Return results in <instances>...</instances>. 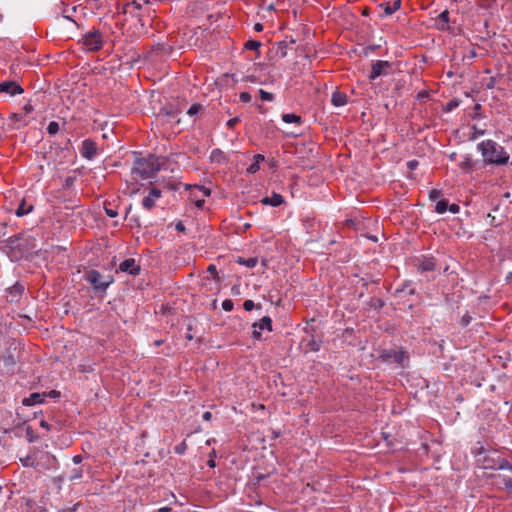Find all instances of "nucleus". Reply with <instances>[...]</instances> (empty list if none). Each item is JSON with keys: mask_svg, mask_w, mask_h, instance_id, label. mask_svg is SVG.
<instances>
[{"mask_svg": "<svg viewBox=\"0 0 512 512\" xmlns=\"http://www.w3.org/2000/svg\"><path fill=\"white\" fill-rule=\"evenodd\" d=\"M477 147L484 160L490 164L504 165L509 161L510 155L504 147L493 140H484Z\"/></svg>", "mask_w": 512, "mask_h": 512, "instance_id": "f257e3e1", "label": "nucleus"}, {"mask_svg": "<svg viewBox=\"0 0 512 512\" xmlns=\"http://www.w3.org/2000/svg\"><path fill=\"white\" fill-rule=\"evenodd\" d=\"M161 166L160 158L149 155L145 158H136L131 171L145 180L154 177L161 170Z\"/></svg>", "mask_w": 512, "mask_h": 512, "instance_id": "f03ea898", "label": "nucleus"}, {"mask_svg": "<svg viewBox=\"0 0 512 512\" xmlns=\"http://www.w3.org/2000/svg\"><path fill=\"white\" fill-rule=\"evenodd\" d=\"M485 469L504 470L507 473H496L492 475L494 484L498 488H504L509 492L512 491V465L506 459H500L497 465L485 464Z\"/></svg>", "mask_w": 512, "mask_h": 512, "instance_id": "7ed1b4c3", "label": "nucleus"}, {"mask_svg": "<svg viewBox=\"0 0 512 512\" xmlns=\"http://www.w3.org/2000/svg\"><path fill=\"white\" fill-rule=\"evenodd\" d=\"M84 279L93 289L100 293L101 296L106 294L108 287L114 282L110 275H102L98 270L92 269L84 274Z\"/></svg>", "mask_w": 512, "mask_h": 512, "instance_id": "20e7f679", "label": "nucleus"}, {"mask_svg": "<svg viewBox=\"0 0 512 512\" xmlns=\"http://www.w3.org/2000/svg\"><path fill=\"white\" fill-rule=\"evenodd\" d=\"M79 44L87 52L99 51L104 45L103 34L97 29L88 31L79 40Z\"/></svg>", "mask_w": 512, "mask_h": 512, "instance_id": "39448f33", "label": "nucleus"}, {"mask_svg": "<svg viewBox=\"0 0 512 512\" xmlns=\"http://www.w3.org/2000/svg\"><path fill=\"white\" fill-rule=\"evenodd\" d=\"M380 358L389 364L396 363L402 365L406 359H408L407 352L402 349H384L381 354Z\"/></svg>", "mask_w": 512, "mask_h": 512, "instance_id": "423d86ee", "label": "nucleus"}, {"mask_svg": "<svg viewBox=\"0 0 512 512\" xmlns=\"http://www.w3.org/2000/svg\"><path fill=\"white\" fill-rule=\"evenodd\" d=\"M392 64L389 61L377 60L372 64L371 72L368 76L369 81H374L380 76L389 74Z\"/></svg>", "mask_w": 512, "mask_h": 512, "instance_id": "0eeeda50", "label": "nucleus"}, {"mask_svg": "<svg viewBox=\"0 0 512 512\" xmlns=\"http://www.w3.org/2000/svg\"><path fill=\"white\" fill-rule=\"evenodd\" d=\"M80 154L86 160H93L98 155L96 142L90 138L83 140L80 147Z\"/></svg>", "mask_w": 512, "mask_h": 512, "instance_id": "6e6552de", "label": "nucleus"}, {"mask_svg": "<svg viewBox=\"0 0 512 512\" xmlns=\"http://www.w3.org/2000/svg\"><path fill=\"white\" fill-rule=\"evenodd\" d=\"M252 328V338L254 340H259L264 330L272 331V320L269 316H264L258 322H255L252 325Z\"/></svg>", "mask_w": 512, "mask_h": 512, "instance_id": "1a4fd4ad", "label": "nucleus"}, {"mask_svg": "<svg viewBox=\"0 0 512 512\" xmlns=\"http://www.w3.org/2000/svg\"><path fill=\"white\" fill-rule=\"evenodd\" d=\"M25 286L21 282H16L6 290V300L9 303H17L24 294Z\"/></svg>", "mask_w": 512, "mask_h": 512, "instance_id": "9d476101", "label": "nucleus"}, {"mask_svg": "<svg viewBox=\"0 0 512 512\" xmlns=\"http://www.w3.org/2000/svg\"><path fill=\"white\" fill-rule=\"evenodd\" d=\"M145 5H149L148 0H132L125 5L124 13L131 14L132 16L137 17L138 20H141V14L139 12Z\"/></svg>", "mask_w": 512, "mask_h": 512, "instance_id": "9b49d317", "label": "nucleus"}, {"mask_svg": "<svg viewBox=\"0 0 512 512\" xmlns=\"http://www.w3.org/2000/svg\"><path fill=\"white\" fill-rule=\"evenodd\" d=\"M162 196V192L158 188H152L147 196H145L142 200V206L146 210H152L157 200H159Z\"/></svg>", "mask_w": 512, "mask_h": 512, "instance_id": "f8f14e48", "label": "nucleus"}, {"mask_svg": "<svg viewBox=\"0 0 512 512\" xmlns=\"http://www.w3.org/2000/svg\"><path fill=\"white\" fill-rule=\"evenodd\" d=\"M119 270L136 276L140 273V266L136 263L134 258H127L120 263Z\"/></svg>", "mask_w": 512, "mask_h": 512, "instance_id": "ddd939ff", "label": "nucleus"}, {"mask_svg": "<svg viewBox=\"0 0 512 512\" xmlns=\"http://www.w3.org/2000/svg\"><path fill=\"white\" fill-rule=\"evenodd\" d=\"M23 88L15 81H5L0 83V93H7L11 96H15L23 93Z\"/></svg>", "mask_w": 512, "mask_h": 512, "instance_id": "4468645a", "label": "nucleus"}, {"mask_svg": "<svg viewBox=\"0 0 512 512\" xmlns=\"http://www.w3.org/2000/svg\"><path fill=\"white\" fill-rule=\"evenodd\" d=\"M45 398H46V393L34 392V393H31L28 397H25L22 400V404L24 406L31 407L36 404L44 403Z\"/></svg>", "mask_w": 512, "mask_h": 512, "instance_id": "2eb2a0df", "label": "nucleus"}, {"mask_svg": "<svg viewBox=\"0 0 512 512\" xmlns=\"http://www.w3.org/2000/svg\"><path fill=\"white\" fill-rule=\"evenodd\" d=\"M22 241V237L20 235H14V236H10L6 241H5V247L9 250V251H23V245L21 243Z\"/></svg>", "mask_w": 512, "mask_h": 512, "instance_id": "dca6fc26", "label": "nucleus"}, {"mask_svg": "<svg viewBox=\"0 0 512 512\" xmlns=\"http://www.w3.org/2000/svg\"><path fill=\"white\" fill-rule=\"evenodd\" d=\"M263 205H269L272 207H278L284 202V198L282 195L278 193H273L271 196L264 197L261 200Z\"/></svg>", "mask_w": 512, "mask_h": 512, "instance_id": "f3484780", "label": "nucleus"}, {"mask_svg": "<svg viewBox=\"0 0 512 512\" xmlns=\"http://www.w3.org/2000/svg\"><path fill=\"white\" fill-rule=\"evenodd\" d=\"M348 102L347 95L345 93L335 91L331 96V103L335 107L345 106Z\"/></svg>", "mask_w": 512, "mask_h": 512, "instance_id": "a211bd4d", "label": "nucleus"}, {"mask_svg": "<svg viewBox=\"0 0 512 512\" xmlns=\"http://www.w3.org/2000/svg\"><path fill=\"white\" fill-rule=\"evenodd\" d=\"M379 7H381L384 10L385 16H390L393 13H395L397 10L401 7V0L394 1L393 4H390L389 2L381 3L379 4Z\"/></svg>", "mask_w": 512, "mask_h": 512, "instance_id": "6ab92c4d", "label": "nucleus"}, {"mask_svg": "<svg viewBox=\"0 0 512 512\" xmlns=\"http://www.w3.org/2000/svg\"><path fill=\"white\" fill-rule=\"evenodd\" d=\"M42 458L44 459L43 462H40V467L46 469V470H50V469H53L56 467L57 465V459L55 456L49 454V453H45Z\"/></svg>", "mask_w": 512, "mask_h": 512, "instance_id": "aec40b11", "label": "nucleus"}, {"mask_svg": "<svg viewBox=\"0 0 512 512\" xmlns=\"http://www.w3.org/2000/svg\"><path fill=\"white\" fill-rule=\"evenodd\" d=\"M419 269L422 272L434 271L436 269V262L434 258H424L419 264Z\"/></svg>", "mask_w": 512, "mask_h": 512, "instance_id": "412c9836", "label": "nucleus"}, {"mask_svg": "<svg viewBox=\"0 0 512 512\" xmlns=\"http://www.w3.org/2000/svg\"><path fill=\"white\" fill-rule=\"evenodd\" d=\"M20 462L22 466L26 468H36L40 465V461H38L34 455H27L20 458Z\"/></svg>", "mask_w": 512, "mask_h": 512, "instance_id": "4be33fe9", "label": "nucleus"}, {"mask_svg": "<svg viewBox=\"0 0 512 512\" xmlns=\"http://www.w3.org/2000/svg\"><path fill=\"white\" fill-rule=\"evenodd\" d=\"M282 120H283V122H285L287 124H297V125H301L303 122L301 116L294 114V113L282 114Z\"/></svg>", "mask_w": 512, "mask_h": 512, "instance_id": "5701e85b", "label": "nucleus"}, {"mask_svg": "<svg viewBox=\"0 0 512 512\" xmlns=\"http://www.w3.org/2000/svg\"><path fill=\"white\" fill-rule=\"evenodd\" d=\"M448 23H449V11L444 10L439 15V23H438L437 27L440 30H446V29H448Z\"/></svg>", "mask_w": 512, "mask_h": 512, "instance_id": "b1692460", "label": "nucleus"}, {"mask_svg": "<svg viewBox=\"0 0 512 512\" xmlns=\"http://www.w3.org/2000/svg\"><path fill=\"white\" fill-rule=\"evenodd\" d=\"M236 262L240 265H243V266H246L248 268H253L257 265L258 263V258L257 257H251V258H243V257H238Z\"/></svg>", "mask_w": 512, "mask_h": 512, "instance_id": "393cba45", "label": "nucleus"}, {"mask_svg": "<svg viewBox=\"0 0 512 512\" xmlns=\"http://www.w3.org/2000/svg\"><path fill=\"white\" fill-rule=\"evenodd\" d=\"M448 202L445 199H440L435 205V212L443 214L448 210Z\"/></svg>", "mask_w": 512, "mask_h": 512, "instance_id": "a878e982", "label": "nucleus"}, {"mask_svg": "<svg viewBox=\"0 0 512 512\" xmlns=\"http://www.w3.org/2000/svg\"><path fill=\"white\" fill-rule=\"evenodd\" d=\"M210 159L212 162L220 163L224 159V154L220 149H214L210 154Z\"/></svg>", "mask_w": 512, "mask_h": 512, "instance_id": "bb28decb", "label": "nucleus"}, {"mask_svg": "<svg viewBox=\"0 0 512 512\" xmlns=\"http://www.w3.org/2000/svg\"><path fill=\"white\" fill-rule=\"evenodd\" d=\"M473 166V161L470 157H465L459 162V167L464 171H469Z\"/></svg>", "mask_w": 512, "mask_h": 512, "instance_id": "cd10ccee", "label": "nucleus"}, {"mask_svg": "<svg viewBox=\"0 0 512 512\" xmlns=\"http://www.w3.org/2000/svg\"><path fill=\"white\" fill-rule=\"evenodd\" d=\"M31 210H32L31 205L26 206V204L24 202H22L16 210V215L23 216V215L28 214Z\"/></svg>", "mask_w": 512, "mask_h": 512, "instance_id": "c85d7f7f", "label": "nucleus"}, {"mask_svg": "<svg viewBox=\"0 0 512 512\" xmlns=\"http://www.w3.org/2000/svg\"><path fill=\"white\" fill-rule=\"evenodd\" d=\"M58 131H59V123L56 121L49 122V124L47 126V132L50 135H55L58 133Z\"/></svg>", "mask_w": 512, "mask_h": 512, "instance_id": "c756f323", "label": "nucleus"}, {"mask_svg": "<svg viewBox=\"0 0 512 512\" xmlns=\"http://www.w3.org/2000/svg\"><path fill=\"white\" fill-rule=\"evenodd\" d=\"M259 95H260L261 100H263V101L271 102L274 100V95L268 91L263 90V89L259 90Z\"/></svg>", "mask_w": 512, "mask_h": 512, "instance_id": "7c9ffc66", "label": "nucleus"}, {"mask_svg": "<svg viewBox=\"0 0 512 512\" xmlns=\"http://www.w3.org/2000/svg\"><path fill=\"white\" fill-rule=\"evenodd\" d=\"M261 46V43L257 40H248L245 43V48L248 50H257Z\"/></svg>", "mask_w": 512, "mask_h": 512, "instance_id": "2f4dec72", "label": "nucleus"}, {"mask_svg": "<svg viewBox=\"0 0 512 512\" xmlns=\"http://www.w3.org/2000/svg\"><path fill=\"white\" fill-rule=\"evenodd\" d=\"M26 437L29 443H33L37 440V436L34 434L30 426H27L26 428Z\"/></svg>", "mask_w": 512, "mask_h": 512, "instance_id": "473e14b6", "label": "nucleus"}, {"mask_svg": "<svg viewBox=\"0 0 512 512\" xmlns=\"http://www.w3.org/2000/svg\"><path fill=\"white\" fill-rule=\"evenodd\" d=\"M201 109V105L198 104V103H195L193 104L188 110H187V114L189 116H194L196 115Z\"/></svg>", "mask_w": 512, "mask_h": 512, "instance_id": "72a5a7b5", "label": "nucleus"}, {"mask_svg": "<svg viewBox=\"0 0 512 512\" xmlns=\"http://www.w3.org/2000/svg\"><path fill=\"white\" fill-rule=\"evenodd\" d=\"M233 307H234V303L232 300L230 299H225L223 302H222V308L223 310L227 311V312H230L233 310Z\"/></svg>", "mask_w": 512, "mask_h": 512, "instance_id": "f704fd0d", "label": "nucleus"}, {"mask_svg": "<svg viewBox=\"0 0 512 512\" xmlns=\"http://www.w3.org/2000/svg\"><path fill=\"white\" fill-rule=\"evenodd\" d=\"M442 195V192L440 190H437V189H432L430 192H429V198L430 200L432 201H435L436 199H438L440 196Z\"/></svg>", "mask_w": 512, "mask_h": 512, "instance_id": "c9c22d12", "label": "nucleus"}, {"mask_svg": "<svg viewBox=\"0 0 512 512\" xmlns=\"http://www.w3.org/2000/svg\"><path fill=\"white\" fill-rule=\"evenodd\" d=\"M239 99L244 103H248L251 101L252 97L248 92H241L239 95Z\"/></svg>", "mask_w": 512, "mask_h": 512, "instance_id": "e433bc0d", "label": "nucleus"}, {"mask_svg": "<svg viewBox=\"0 0 512 512\" xmlns=\"http://www.w3.org/2000/svg\"><path fill=\"white\" fill-rule=\"evenodd\" d=\"M255 307V304L252 300L248 299V300H245L244 303H243V308L246 310V311H251L253 310V308Z\"/></svg>", "mask_w": 512, "mask_h": 512, "instance_id": "4c0bfd02", "label": "nucleus"}, {"mask_svg": "<svg viewBox=\"0 0 512 512\" xmlns=\"http://www.w3.org/2000/svg\"><path fill=\"white\" fill-rule=\"evenodd\" d=\"M260 169V165H258L257 163L253 162L248 168H247V172L248 173H251V174H254L256 173L258 170Z\"/></svg>", "mask_w": 512, "mask_h": 512, "instance_id": "58836bf2", "label": "nucleus"}, {"mask_svg": "<svg viewBox=\"0 0 512 512\" xmlns=\"http://www.w3.org/2000/svg\"><path fill=\"white\" fill-rule=\"evenodd\" d=\"M104 209H105L106 215L110 218H114L118 215V212L112 208L105 207Z\"/></svg>", "mask_w": 512, "mask_h": 512, "instance_id": "ea45409f", "label": "nucleus"}, {"mask_svg": "<svg viewBox=\"0 0 512 512\" xmlns=\"http://www.w3.org/2000/svg\"><path fill=\"white\" fill-rule=\"evenodd\" d=\"M60 395H61L60 392L57 390H51L48 393H46V397H50V398H54V399L59 398Z\"/></svg>", "mask_w": 512, "mask_h": 512, "instance_id": "a19ab883", "label": "nucleus"}, {"mask_svg": "<svg viewBox=\"0 0 512 512\" xmlns=\"http://www.w3.org/2000/svg\"><path fill=\"white\" fill-rule=\"evenodd\" d=\"M448 210L452 213V214H457L460 210L459 206L455 203L451 204V205H448Z\"/></svg>", "mask_w": 512, "mask_h": 512, "instance_id": "79ce46f5", "label": "nucleus"}, {"mask_svg": "<svg viewBox=\"0 0 512 512\" xmlns=\"http://www.w3.org/2000/svg\"><path fill=\"white\" fill-rule=\"evenodd\" d=\"M75 182V178L74 177H67L65 179V182H64V187L65 188H70Z\"/></svg>", "mask_w": 512, "mask_h": 512, "instance_id": "37998d69", "label": "nucleus"}, {"mask_svg": "<svg viewBox=\"0 0 512 512\" xmlns=\"http://www.w3.org/2000/svg\"><path fill=\"white\" fill-rule=\"evenodd\" d=\"M418 166V161L417 160H410L407 162V167L410 169V170H415Z\"/></svg>", "mask_w": 512, "mask_h": 512, "instance_id": "c03bdc74", "label": "nucleus"}, {"mask_svg": "<svg viewBox=\"0 0 512 512\" xmlns=\"http://www.w3.org/2000/svg\"><path fill=\"white\" fill-rule=\"evenodd\" d=\"M61 14H62V17H63V18H65V19H67V20H70V21H72L73 23H75V24H76V22L72 19L71 15L68 13V9H66V8H65V9H63V10H62V12H61Z\"/></svg>", "mask_w": 512, "mask_h": 512, "instance_id": "a18cd8bd", "label": "nucleus"}, {"mask_svg": "<svg viewBox=\"0 0 512 512\" xmlns=\"http://www.w3.org/2000/svg\"><path fill=\"white\" fill-rule=\"evenodd\" d=\"M175 229L179 232H185L186 228H185V225L183 224L182 221H178L176 224H175Z\"/></svg>", "mask_w": 512, "mask_h": 512, "instance_id": "49530a36", "label": "nucleus"}, {"mask_svg": "<svg viewBox=\"0 0 512 512\" xmlns=\"http://www.w3.org/2000/svg\"><path fill=\"white\" fill-rule=\"evenodd\" d=\"M264 156L261 154L254 155V162L260 165V162L264 161Z\"/></svg>", "mask_w": 512, "mask_h": 512, "instance_id": "de8ad7c7", "label": "nucleus"}, {"mask_svg": "<svg viewBox=\"0 0 512 512\" xmlns=\"http://www.w3.org/2000/svg\"><path fill=\"white\" fill-rule=\"evenodd\" d=\"M203 194L204 197H208L210 195V190L208 188H205V187H199V186H196Z\"/></svg>", "mask_w": 512, "mask_h": 512, "instance_id": "09e8293b", "label": "nucleus"}, {"mask_svg": "<svg viewBox=\"0 0 512 512\" xmlns=\"http://www.w3.org/2000/svg\"><path fill=\"white\" fill-rule=\"evenodd\" d=\"M194 203L197 208H202L205 204V199H197Z\"/></svg>", "mask_w": 512, "mask_h": 512, "instance_id": "8fccbe9b", "label": "nucleus"}, {"mask_svg": "<svg viewBox=\"0 0 512 512\" xmlns=\"http://www.w3.org/2000/svg\"><path fill=\"white\" fill-rule=\"evenodd\" d=\"M202 417H203V419H204V420L208 421V420H210V419H211L212 414H211V412L206 411V412H204V413H203V416H202Z\"/></svg>", "mask_w": 512, "mask_h": 512, "instance_id": "3c124183", "label": "nucleus"}, {"mask_svg": "<svg viewBox=\"0 0 512 512\" xmlns=\"http://www.w3.org/2000/svg\"><path fill=\"white\" fill-rule=\"evenodd\" d=\"M254 30H255L256 32H261V31L263 30V25H262L261 23H256V24L254 25Z\"/></svg>", "mask_w": 512, "mask_h": 512, "instance_id": "603ef678", "label": "nucleus"}, {"mask_svg": "<svg viewBox=\"0 0 512 512\" xmlns=\"http://www.w3.org/2000/svg\"><path fill=\"white\" fill-rule=\"evenodd\" d=\"M40 426H41L42 428L46 429V430H49V429H50V425H49L46 421H44V420H42V421L40 422Z\"/></svg>", "mask_w": 512, "mask_h": 512, "instance_id": "864d4df0", "label": "nucleus"}, {"mask_svg": "<svg viewBox=\"0 0 512 512\" xmlns=\"http://www.w3.org/2000/svg\"><path fill=\"white\" fill-rule=\"evenodd\" d=\"M81 461H82V456L81 455H76V456L73 457V462L75 464H79Z\"/></svg>", "mask_w": 512, "mask_h": 512, "instance_id": "5fc2aeb1", "label": "nucleus"}, {"mask_svg": "<svg viewBox=\"0 0 512 512\" xmlns=\"http://www.w3.org/2000/svg\"><path fill=\"white\" fill-rule=\"evenodd\" d=\"M238 121L237 118H233V119H230L228 122H227V125L232 127L236 124V122Z\"/></svg>", "mask_w": 512, "mask_h": 512, "instance_id": "6e6d98bb", "label": "nucleus"}, {"mask_svg": "<svg viewBox=\"0 0 512 512\" xmlns=\"http://www.w3.org/2000/svg\"><path fill=\"white\" fill-rule=\"evenodd\" d=\"M485 464L493 465L492 461L490 460L489 457H485L484 460H483V468L484 469H485Z\"/></svg>", "mask_w": 512, "mask_h": 512, "instance_id": "4d7b16f0", "label": "nucleus"}, {"mask_svg": "<svg viewBox=\"0 0 512 512\" xmlns=\"http://www.w3.org/2000/svg\"><path fill=\"white\" fill-rule=\"evenodd\" d=\"M157 512H171V508L170 507H161L160 509H158Z\"/></svg>", "mask_w": 512, "mask_h": 512, "instance_id": "13d9d810", "label": "nucleus"}, {"mask_svg": "<svg viewBox=\"0 0 512 512\" xmlns=\"http://www.w3.org/2000/svg\"><path fill=\"white\" fill-rule=\"evenodd\" d=\"M152 49H153V50H154V49H157V50H164V49H165V47H164V45H162V44H157V45H156V46H154Z\"/></svg>", "mask_w": 512, "mask_h": 512, "instance_id": "bf43d9fd", "label": "nucleus"}, {"mask_svg": "<svg viewBox=\"0 0 512 512\" xmlns=\"http://www.w3.org/2000/svg\"><path fill=\"white\" fill-rule=\"evenodd\" d=\"M81 477V473L79 471H75L74 475L71 477V479H77Z\"/></svg>", "mask_w": 512, "mask_h": 512, "instance_id": "052dcab7", "label": "nucleus"}, {"mask_svg": "<svg viewBox=\"0 0 512 512\" xmlns=\"http://www.w3.org/2000/svg\"><path fill=\"white\" fill-rule=\"evenodd\" d=\"M24 109L26 110L27 113L31 112L32 111V106L30 104H26L24 106Z\"/></svg>", "mask_w": 512, "mask_h": 512, "instance_id": "680f3d73", "label": "nucleus"}, {"mask_svg": "<svg viewBox=\"0 0 512 512\" xmlns=\"http://www.w3.org/2000/svg\"><path fill=\"white\" fill-rule=\"evenodd\" d=\"M462 321L464 325H468V323L470 322V318L463 317Z\"/></svg>", "mask_w": 512, "mask_h": 512, "instance_id": "e2e57ef3", "label": "nucleus"}, {"mask_svg": "<svg viewBox=\"0 0 512 512\" xmlns=\"http://www.w3.org/2000/svg\"><path fill=\"white\" fill-rule=\"evenodd\" d=\"M208 465H209V467H215V461L214 460H209L208 461Z\"/></svg>", "mask_w": 512, "mask_h": 512, "instance_id": "0e129e2a", "label": "nucleus"}, {"mask_svg": "<svg viewBox=\"0 0 512 512\" xmlns=\"http://www.w3.org/2000/svg\"><path fill=\"white\" fill-rule=\"evenodd\" d=\"M175 451H176L177 453H182V452H183V447H178V446H177V447L175 448Z\"/></svg>", "mask_w": 512, "mask_h": 512, "instance_id": "69168bd1", "label": "nucleus"}, {"mask_svg": "<svg viewBox=\"0 0 512 512\" xmlns=\"http://www.w3.org/2000/svg\"><path fill=\"white\" fill-rule=\"evenodd\" d=\"M208 270H209L210 272H213V271H215V270H216V267H215L214 265H211V266H209Z\"/></svg>", "mask_w": 512, "mask_h": 512, "instance_id": "338daca9", "label": "nucleus"}, {"mask_svg": "<svg viewBox=\"0 0 512 512\" xmlns=\"http://www.w3.org/2000/svg\"><path fill=\"white\" fill-rule=\"evenodd\" d=\"M512 278V272L508 274L507 276V279H511Z\"/></svg>", "mask_w": 512, "mask_h": 512, "instance_id": "774afa93", "label": "nucleus"}]
</instances>
